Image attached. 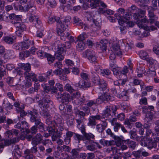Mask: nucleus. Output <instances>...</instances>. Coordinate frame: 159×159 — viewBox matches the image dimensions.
I'll return each mask as SVG.
<instances>
[{"label":"nucleus","instance_id":"nucleus-1","mask_svg":"<svg viewBox=\"0 0 159 159\" xmlns=\"http://www.w3.org/2000/svg\"><path fill=\"white\" fill-rule=\"evenodd\" d=\"M28 114L31 116L30 121L31 122H34L35 125L37 127L39 131L41 132H44L45 131L44 124L41 122L40 119L38 118L36 116L38 114L37 111L33 110V111H28Z\"/></svg>","mask_w":159,"mask_h":159},{"label":"nucleus","instance_id":"nucleus-2","mask_svg":"<svg viewBox=\"0 0 159 159\" xmlns=\"http://www.w3.org/2000/svg\"><path fill=\"white\" fill-rule=\"evenodd\" d=\"M83 55L84 57L87 58L91 63L97 61V57L93 50H87L83 53Z\"/></svg>","mask_w":159,"mask_h":159},{"label":"nucleus","instance_id":"nucleus-3","mask_svg":"<svg viewBox=\"0 0 159 159\" xmlns=\"http://www.w3.org/2000/svg\"><path fill=\"white\" fill-rule=\"evenodd\" d=\"M140 144L143 146L147 147L150 150L153 148H156L157 146V143L153 140L152 138H147L146 140L141 142Z\"/></svg>","mask_w":159,"mask_h":159},{"label":"nucleus","instance_id":"nucleus-4","mask_svg":"<svg viewBox=\"0 0 159 159\" xmlns=\"http://www.w3.org/2000/svg\"><path fill=\"white\" fill-rule=\"evenodd\" d=\"M70 19V17L69 16L66 17L62 21L60 19L59 22L57 24V26L58 28H61V29L63 30H66L68 28Z\"/></svg>","mask_w":159,"mask_h":159},{"label":"nucleus","instance_id":"nucleus-5","mask_svg":"<svg viewBox=\"0 0 159 159\" xmlns=\"http://www.w3.org/2000/svg\"><path fill=\"white\" fill-rule=\"evenodd\" d=\"M6 122V124L2 125V127L6 129L9 128L10 125L14 123V121L9 118L7 119L5 116H0V124L4 123Z\"/></svg>","mask_w":159,"mask_h":159},{"label":"nucleus","instance_id":"nucleus-6","mask_svg":"<svg viewBox=\"0 0 159 159\" xmlns=\"http://www.w3.org/2000/svg\"><path fill=\"white\" fill-rule=\"evenodd\" d=\"M56 97L58 100L61 99V101L62 103L66 104L69 102L70 96L68 93H64L60 94L58 93Z\"/></svg>","mask_w":159,"mask_h":159},{"label":"nucleus","instance_id":"nucleus-7","mask_svg":"<svg viewBox=\"0 0 159 159\" xmlns=\"http://www.w3.org/2000/svg\"><path fill=\"white\" fill-rule=\"evenodd\" d=\"M34 42L33 40L27 39L25 40L23 42H21L19 43L20 47L18 49L20 50L22 49H28L30 47L33 45Z\"/></svg>","mask_w":159,"mask_h":159},{"label":"nucleus","instance_id":"nucleus-8","mask_svg":"<svg viewBox=\"0 0 159 159\" xmlns=\"http://www.w3.org/2000/svg\"><path fill=\"white\" fill-rule=\"evenodd\" d=\"M19 140V139L18 137H16L10 140H7L4 141V145L3 143H1L0 144V153L2 152L3 150V148H4V145L8 146L11 144L14 143H16L18 142Z\"/></svg>","mask_w":159,"mask_h":159},{"label":"nucleus","instance_id":"nucleus-9","mask_svg":"<svg viewBox=\"0 0 159 159\" xmlns=\"http://www.w3.org/2000/svg\"><path fill=\"white\" fill-rule=\"evenodd\" d=\"M94 137V136L92 133H86L83 135V141L86 145H88L92 142L91 139H93Z\"/></svg>","mask_w":159,"mask_h":159},{"label":"nucleus","instance_id":"nucleus-10","mask_svg":"<svg viewBox=\"0 0 159 159\" xmlns=\"http://www.w3.org/2000/svg\"><path fill=\"white\" fill-rule=\"evenodd\" d=\"M65 30L61 29V28H58L57 30V34L61 36V39L62 40H65L70 34L68 32Z\"/></svg>","mask_w":159,"mask_h":159},{"label":"nucleus","instance_id":"nucleus-11","mask_svg":"<svg viewBox=\"0 0 159 159\" xmlns=\"http://www.w3.org/2000/svg\"><path fill=\"white\" fill-rule=\"evenodd\" d=\"M43 136L40 133L37 134L35 136H34L32 141L31 142L32 144L37 145L39 144L43 140Z\"/></svg>","mask_w":159,"mask_h":159},{"label":"nucleus","instance_id":"nucleus-12","mask_svg":"<svg viewBox=\"0 0 159 159\" xmlns=\"http://www.w3.org/2000/svg\"><path fill=\"white\" fill-rule=\"evenodd\" d=\"M125 11V10L124 8H120L117 10L118 13L115 15V16L118 20L119 24H120V22L121 21V18L123 16H122V15L124 14Z\"/></svg>","mask_w":159,"mask_h":159},{"label":"nucleus","instance_id":"nucleus-13","mask_svg":"<svg viewBox=\"0 0 159 159\" xmlns=\"http://www.w3.org/2000/svg\"><path fill=\"white\" fill-rule=\"evenodd\" d=\"M24 75L26 79L31 80L32 79L33 81H36L37 80L36 78V75L33 72H25Z\"/></svg>","mask_w":159,"mask_h":159},{"label":"nucleus","instance_id":"nucleus-14","mask_svg":"<svg viewBox=\"0 0 159 159\" xmlns=\"http://www.w3.org/2000/svg\"><path fill=\"white\" fill-rule=\"evenodd\" d=\"M111 50L117 56H120L122 54V52L120 51V47L117 44H113L111 48Z\"/></svg>","mask_w":159,"mask_h":159},{"label":"nucleus","instance_id":"nucleus-15","mask_svg":"<svg viewBox=\"0 0 159 159\" xmlns=\"http://www.w3.org/2000/svg\"><path fill=\"white\" fill-rule=\"evenodd\" d=\"M80 150L78 148L73 149L70 152L71 155L69 156L70 159H75L79 157Z\"/></svg>","mask_w":159,"mask_h":159},{"label":"nucleus","instance_id":"nucleus-16","mask_svg":"<svg viewBox=\"0 0 159 159\" xmlns=\"http://www.w3.org/2000/svg\"><path fill=\"white\" fill-rule=\"evenodd\" d=\"M92 73L93 75L92 79V82L95 84L98 85L102 79H100L99 76L94 71H93Z\"/></svg>","mask_w":159,"mask_h":159},{"label":"nucleus","instance_id":"nucleus-17","mask_svg":"<svg viewBox=\"0 0 159 159\" xmlns=\"http://www.w3.org/2000/svg\"><path fill=\"white\" fill-rule=\"evenodd\" d=\"M98 85V89L100 93L104 92L107 89V84L103 80H102Z\"/></svg>","mask_w":159,"mask_h":159},{"label":"nucleus","instance_id":"nucleus-18","mask_svg":"<svg viewBox=\"0 0 159 159\" xmlns=\"http://www.w3.org/2000/svg\"><path fill=\"white\" fill-rule=\"evenodd\" d=\"M102 124H99L96 125V129L98 131L102 132L107 127V124L105 121H103Z\"/></svg>","mask_w":159,"mask_h":159},{"label":"nucleus","instance_id":"nucleus-19","mask_svg":"<svg viewBox=\"0 0 159 159\" xmlns=\"http://www.w3.org/2000/svg\"><path fill=\"white\" fill-rule=\"evenodd\" d=\"M107 42V41L106 40H101L99 43L98 44V47L100 48L102 51H106L107 49L106 44Z\"/></svg>","mask_w":159,"mask_h":159},{"label":"nucleus","instance_id":"nucleus-20","mask_svg":"<svg viewBox=\"0 0 159 159\" xmlns=\"http://www.w3.org/2000/svg\"><path fill=\"white\" fill-rule=\"evenodd\" d=\"M156 10V8H153L152 7H148V17L150 18H156V20H157L158 18L156 17L154 14V11Z\"/></svg>","mask_w":159,"mask_h":159},{"label":"nucleus","instance_id":"nucleus-21","mask_svg":"<svg viewBox=\"0 0 159 159\" xmlns=\"http://www.w3.org/2000/svg\"><path fill=\"white\" fill-rule=\"evenodd\" d=\"M71 47V43L69 42H67L65 43V44H63L61 46H60L59 45L58 46V48L62 52H63L66 49V48H70Z\"/></svg>","mask_w":159,"mask_h":159},{"label":"nucleus","instance_id":"nucleus-22","mask_svg":"<svg viewBox=\"0 0 159 159\" xmlns=\"http://www.w3.org/2000/svg\"><path fill=\"white\" fill-rule=\"evenodd\" d=\"M116 118L113 119L111 121V124L112 125L114 126V129L115 132L118 131L119 128H120L121 125L120 124L116 122Z\"/></svg>","mask_w":159,"mask_h":159},{"label":"nucleus","instance_id":"nucleus-23","mask_svg":"<svg viewBox=\"0 0 159 159\" xmlns=\"http://www.w3.org/2000/svg\"><path fill=\"white\" fill-rule=\"evenodd\" d=\"M131 16V15L130 13H126L122 16L121 18V21L120 22V24H123L124 23L127 22V20L130 19Z\"/></svg>","mask_w":159,"mask_h":159},{"label":"nucleus","instance_id":"nucleus-24","mask_svg":"<svg viewBox=\"0 0 159 159\" xmlns=\"http://www.w3.org/2000/svg\"><path fill=\"white\" fill-rule=\"evenodd\" d=\"M139 55L141 58L143 60H146L147 61L149 60L148 54L146 52L144 51H141L140 52Z\"/></svg>","mask_w":159,"mask_h":159},{"label":"nucleus","instance_id":"nucleus-25","mask_svg":"<svg viewBox=\"0 0 159 159\" xmlns=\"http://www.w3.org/2000/svg\"><path fill=\"white\" fill-rule=\"evenodd\" d=\"M65 90L70 93H74L75 90L73 87L69 84H67L64 86Z\"/></svg>","mask_w":159,"mask_h":159},{"label":"nucleus","instance_id":"nucleus-26","mask_svg":"<svg viewBox=\"0 0 159 159\" xmlns=\"http://www.w3.org/2000/svg\"><path fill=\"white\" fill-rule=\"evenodd\" d=\"M21 130L26 131L27 132L29 129V124L28 123L25 121H22L21 122Z\"/></svg>","mask_w":159,"mask_h":159},{"label":"nucleus","instance_id":"nucleus-27","mask_svg":"<svg viewBox=\"0 0 159 159\" xmlns=\"http://www.w3.org/2000/svg\"><path fill=\"white\" fill-rule=\"evenodd\" d=\"M18 20L15 21L14 24L15 27L17 29H21L22 30H25V25L20 22H18Z\"/></svg>","mask_w":159,"mask_h":159},{"label":"nucleus","instance_id":"nucleus-28","mask_svg":"<svg viewBox=\"0 0 159 159\" xmlns=\"http://www.w3.org/2000/svg\"><path fill=\"white\" fill-rule=\"evenodd\" d=\"M57 49H58V50L55 53V57L58 60H62L64 58L63 56L61 54L63 52L61 51L59 49L58 47L57 48Z\"/></svg>","mask_w":159,"mask_h":159},{"label":"nucleus","instance_id":"nucleus-29","mask_svg":"<svg viewBox=\"0 0 159 159\" xmlns=\"http://www.w3.org/2000/svg\"><path fill=\"white\" fill-rule=\"evenodd\" d=\"M88 2H90V6L92 8H95L99 3L100 0H86Z\"/></svg>","mask_w":159,"mask_h":159},{"label":"nucleus","instance_id":"nucleus-30","mask_svg":"<svg viewBox=\"0 0 159 159\" xmlns=\"http://www.w3.org/2000/svg\"><path fill=\"white\" fill-rule=\"evenodd\" d=\"M21 67L22 69H24L25 72H30L31 70V66L30 64L26 63L21 64Z\"/></svg>","mask_w":159,"mask_h":159},{"label":"nucleus","instance_id":"nucleus-31","mask_svg":"<svg viewBox=\"0 0 159 159\" xmlns=\"http://www.w3.org/2000/svg\"><path fill=\"white\" fill-rule=\"evenodd\" d=\"M127 143L129 148L132 149H134L136 146L135 142L130 140L129 139L127 140Z\"/></svg>","mask_w":159,"mask_h":159},{"label":"nucleus","instance_id":"nucleus-32","mask_svg":"<svg viewBox=\"0 0 159 159\" xmlns=\"http://www.w3.org/2000/svg\"><path fill=\"white\" fill-rule=\"evenodd\" d=\"M38 129L37 128V127L35 125H33L30 129V130L29 129L27 130V133H31L32 134H35L38 132Z\"/></svg>","mask_w":159,"mask_h":159},{"label":"nucleus","instance_id":"nucleus-33","mask_svg":"<svg viewBox=\"0 0 159 159\" xmlns=\"http://www.w3.org/2000/svg\"><path fill=\"white\" fill-rule=\"evenodd\" d=\"M96 145L93 143H93H90L88 145H86V147L87 150L90 151H94L96 150Z\"/></svg>","mask_w":159,"mask_h":159},{"label":"nucleus","instance_id":"nucleus-34","mask_svg":"<svg viewBox=\"0 0 159 159\" xmlns=\"http://www.w3.org/2000/svg\"><path fill=\"white\" fill-rule=\"evenodd\" d=\"M9 17L10 19L14 20L16 21L20 20L21 19L20 16L16 15L14 13L10 14Z\"/></svg>","mask_w":159,"mask_h":159},{"label":"nucleus","instance_id":"nucleus-35","mask_svg":"<svg viewBox=\"0 0 159 159\" xmlns=\"http://www.w3.org/2000/svg\"><path fill=\"white\" fill-rule=\"evenodd\" d=\"M4 41L8 44H12L14 42V39L10 36H6L4 38Z\"/></svg>","mask_w":159,"mask_h":159},{"label":"nucleus","instance_id":"nucleus-36","mask_svg":"<svg viewBox=\"0 0 159 159\" xmlns=\"http://www.w3.org/2000/svg\"><path fill=\"white\" fill-rule=\"evenodd\" d=\"M103 97V98L104 99L103 101H108L110 100L111 98V97L110 94L106 92L103 93V94L101 96Z\"/></svg>","mask_w":159,"mask_h":159},{"label":"nucleus","instance_id":"nucleus-37","mask_svg":"<svg viewBox=\"0 0 159 159\" xmlns=\"http://www.w3.org/2000/svg\"><path fill=\"white\" fill-rule=\"evenodd\" d=\"M120 149V148H117L114 147H111L110 150V153H111L112 155H115L117 153L119 154L121 153V152H119Z\"/></svg>","mask_w":159,"mask_h":159},{"label":"nucleus","instance_id":"nucleus-38","mask_svg":"<svg viewBox=\"0 0 159 159\" xmlns=\"http://www.w3.org/2000/svg\"><path fill=\"white\" fill-rule=\"evenodd\" d=\"M156 18H150L148 20L144 18L141 19L142 22L143 23H150L151 24L154 23Z\"/></svg>","mask_w":159,"mask_h":159},{"label":"nucleus","instance_id":"nucleus-39","mask_svg":"<svg viewBox=\"0 0 159 159\" xmlns=\"http://www.w3.org/2000/svg\"><path fill=\"white\" fill-rule=\"evenodd\" d=\"M43 116H45L46 117V123L48 125H50L52 124V120L51 119V116L48 113H46V115H43Z\"/></svg>","mask_w":159,"mask_h":159},{"label":"nucleus","instance_id":"nucleus-40","mask_svg":"<svg viewBox=\"0 0 159 159\" xmlns=\"http://www.w3.org/2000/svg\"><path fill=\"white\" fill-rule=\"evenodd\" d=\"M37 54L38 55V56L41 58L42 59L43 58L46 57L47 53L44 52L42 50H39L37 52Z\"/></svg>","mask_w":159,"mask_h":159},{"label":"nucleus","instance_id":"nucleus-41","mask_svg":"<svg viewBox=\"0 0 159 159\" xmlns=\"http://www.w3.org/2000/svg\"><path fill=\"white\" fill-rule=\"evenodd\" d=\"M97 122L94 120L91 116L89 117V122L88 125L89 126H94L96 125Z\"/></svg>","mask_w":159,"mask_h":159},{"label":"nucleus","instance_id":"nucleus-42","mask_svg":"<svg viewBox=\"0 0 159 159\" xmlns=\"http://www.w3.org/2000/svg\"><path fill=\"white\" fill-rule=\"evenodd\" d=\"M74 139L75 140L78 141L79 143L80 142V141L81 140H83V135L82 136V135L76 133H74Z\"/></svg>","mask_w":159,"mask_h":159},{"label":"nucleus","instance_id":"nucleus-43","mask_svg":"<svg viewBox=\"0 0 159 159\" xmlns=\"http://www.w3.org/2000/svg\"><path fill=\"white\" fill-rule=\"evenodd\" d=\"M60 20V18L59 17H54L49 18L48 20V23L50 24H52V23L54 21H56L57 24L59 22Z\"/></svg>","mask_w":159,"mask_h":159},{"label":"nucleus","instance_id":"nucleus-44","mask_svg":"<svg viewBox=\"0 0 159 159\" xmlns=\"http://www.w3.org/2000/svg\"><path fill=\"white\" fill-rule=\"evenodd\" d=\"M46 57L47 58L49 64L52 63L55 60V57L52 55L47 53Z\"/></svg>","mask_w":159,"mask_h":159},{"label":"nucleus","instance_id":"nucleus-45","mask_svg":"<svg viewBox=\"0 0 159 159\" xmlns=\"http://www.w3.org/2000/svg\"><path fill=\"white\" fill-rule=\"evenodd\" d=\"M150 0H136V1L140 6H145V5H143V4H148Z\"/></svg>","mask_w":159,"mask_h":159},{"label":"nucleus","instance_id":"nucleus-46","mask_svg":"<svg viewBox=\"0 0 159 159\" xmlns=\"http://www.w3.org/2000/svg\"><path fill=\"white\" fill-rule=\"evenodd\" d=\"M13 78L11 77H8L7 79V82L8 84L10 85V87H15L16 85V84L15 85L13 84Z\"/></svg>","mask_w":159,"mask_h":159},{"label":"nucleus","instance_id":"nucleus-47","mask_svg":"<svg viewBox=\"0 0 159 159\" xmlns=\"http://www.w3.org/2000/svg\"><path fill=\"white\" fill-rule=\"evenodd\" d=\"M48 107V106L47 105H46L45 106V104H44V105L42 107H40L41 109L43 111L42 112H40L41 115L43 116V115H46V113H48L47 110V108Z\"/></svg>","mask_w":159,"mask_h":159},{"label":"nucleus","instance_id":"nucleus-48","mask_svg":"<svg viewBox=\"0 0 159 159\" xmlns=\"http://www.w3.org/2000/svg\"><path fill=\"white\" fill-rule=\"evenodd\" d=\"M87 38V35L86 34L83 33L81 34L78 37V39L80 41H83L85 38Z\"/></svg>","mask_w":159,"mask_h":159},{"label":"nucleus","instance_id":"nucleus-49","mask_svg":"<svg viewBox=\"0 0 159 159\" xmlns=\"http://www.w3.org/2000/svg\"><path fill=\"white\" fill-rule=\"evenodd\" d=\"M111 74L110 71L108 69H102L101 74L103 76L108 75Z\"/></svg>","mask_w":159,"mask_h":159},{"label":"nucleus","instance_id":"nucleus-50","mask_svg":"<svg viewBox=\"0 0 159 159\" xmlns=\"http://www.w3.org/2000/svg\"><path fill=\"white\" fill-rule=\"evenodd\" d=\"M80 96V93L78 92H76L75 93H73L71 95V98L73 99H78L79 98V97Z\"/></svg>","mask_w":159,"mask_h":159},{"label":"nucleus","instance_id":"nucleus-51","mask_svg":"<svg viewBox=\"0 0 159 159\" xmlns=\"http://www.w3.org/2000/svg\"><path fill=\"white\" fill-rule=\"evenodd\" d=\"M38 17L35 15L31 14L30 15L29 20L30 22H33V23H34L35 21L36 20Z\"/></svg>","mask_w":159,"mask_h":159},{"label":"nucleus","instance_id":"nucleus-52","mask_svg":"<svg viewBox=\"0 0 159 159\" xmlns=\"http://www.w3.org/2000/svg\"><path fill=\"white\" fill-rule=\"evenodd\" d=\"M85 46V44L83 41H79L78 43L77 47L82 50L84 49Z\"/></svg>","mask_w":159,"mask_h":159},{"label":"nucleus","instance_id":"nucleus-53","mask_svg":"<svg viewBox=\"0 0 159 159\" xmlns=\"http://www.w3.org/2000/svg\"><path fill=\"white\" fill-rule=\"evenodd\" d=\"M148 103L147 99L145 97L142 98L140 100L139 104L142 105H147Z\"/></svg>","mask_w":159,"mask_h":159},{"label":"nucleus","instance_id":"nucleus-54","mask_svg":"<svg viewBox=\"0 0 159 159\" xmlns=\"http://www.w3.org/2000/svg\"><path fill=\"white\" fill-rule=\"evenodd\" d=\"M80 76L83 80H89L88 75L86 73L82 72L80 73Z\"/></svg>","mask_w":159,"mask_h":159},{"label":"nucleus","instance_id":"nucleus-55","mask_svg":"<svg viewBox=\"0 0 159 159\" xmlns=\"http://www.w3.org/2000/svg\"><path fill=\"white\" fill-rule=\"evenodd\" d=\"M84 80H81L77 84H76L75 85L76 86L79 88L84 89Z\"/></svg>","mask_w":159,"mask_h":159},{"label":"nucleus","instance_id":"nucleus-56","mask_svg":"<svg viewBox=\"0 0 159 159\" xmlns=\"http://www.w3.org/2000/svg\"><path fill=\"white\" fill-rule=\"evenodd\" d=\"M129 69V67H127L126 66H125L123 69L121 70H120L121 74L124 75H125V74L128 72Z\"/></svg>","mask_w":159,"mask_h":159},{"label":"nucleus","instance_id":"nucleus-57","mask_svg":"<svg viewBox=\"0 0 159 159\" xmlns=\"http://www.w3.org/2000/svg\"><path fill=\"white\" fill-rule=\"evenodd\" d=\"M60 159H70L69 156L66 153H62L60 155Z\"/></svg>","mask_w":159,"mask_h":159},{"label":"nucleus","instance_id":"nucleus-58","mask_svg":"<svg viewBox=\"0 0 159 159\" xmlns=\"http://www.w3.org/2000/svg\"><path fill=\"white\" fill-rule=\"evenodd\" d=\"M112 70L115 75H119V73L121 74V71L119 68H113Z\"/></svg>","mask_w":159,"mask_h":159},{"label":"nucleus","instance_id":"nucleus-59","mask_svg":"<svg viewBox=\"0 0 159 159\" xmlns=\"http://www.w3.org/2000/svg\"><path fill=\"white\" fill-rule=\"evenodd\" d=\"M129 134L130 135V138L131 139H134L137 138V134L135 132L131 131L129 132Z\"/></svg>","mask_w":159,"mask_h":159},{"label":"nucleus","instance_id":"nucleus-60","mask_svg":"<svg viewBox=\"0 0 159 159\" xmlns=\"http://www.w3.org/2000/svg\"><path fill=\"white\" fill-rule=\"evenodd\" d=\"M97 104V102L95 101L92 100H89L88 101L87 105L89 107H91L94 105Z\"/></svg>","mask_w":159,"mask_h":159},{"label":"nucleus","instance_id":"nucleus-61","mask_svg":"<svg viewBox=\"0 0 159 159\" xmlns=\"http://www.w3.org/2000/svg\"><path fill=\"white\" fill-rule=\"evenodd\" d=\"M84 88H89L91 86V83L90 82H89L88 80H84Z\"/></svg>","mask_w":159,"mask_h":159},{"label":"nucleus","instance_id":"nucleus-62","mask_svg":"<svg viewBox=\"0 0 159 159\" xmlns=\"http://www.w3.org/2000/svg\"><path fill=\"white\" fill-rule=\"evenodd\" d=\"M142 16H141L140 14L137 12L134 13V19L135 20H139L140 18H142Z\"/></svg>","mask_w":159,"mask_h":159},{"label":"nucleus","instance_id":"nucleus-63","mask_svg":"<svg viewBox=\"0 0 159 159\" xmlns=\"http://www.w3.org/2000/svg\"><path fill=\"white\" fill-rule=\"evenodd\" d=\"M77 100V102H76V103L77 104V105L79 104L80 105H82L83 103L85 102V100L83 98H80L78 99Z\"/></svg>","mask_w":159,"mask_h":159},{"label":"nucleus","instance_id":"nucleus-64","mask_svg":"<svg viewBox=\"0 0 159 159\" xmlns=\"http://www.w3.org/2000/svg\"><path fill=\"white\" fill-rule=\"evenodd\" d=\"M87 159H93L95 157V154L93 153H89L87 154Z\"/></svg>","mask_w":159,"mask_h":159}]
</instances>
